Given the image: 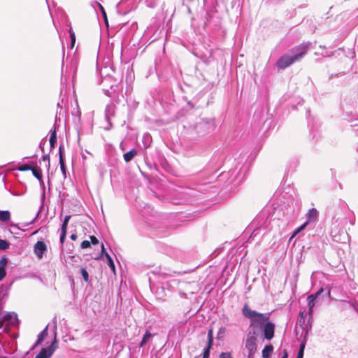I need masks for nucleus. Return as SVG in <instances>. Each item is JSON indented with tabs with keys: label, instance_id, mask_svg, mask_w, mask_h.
<instances>
[{
	"label": "nucleus",
	"instance_id": "f257e3e1",
	"mask_svg": "<svg viewBox=\"0 0 358 358\" xmlns=\"http://www.w3.org/2000/svg\"><path fill=\"white\" fill-rule=\"evenodd\" d=\"M311 45V43H301L290 50L292 55L285 54L281 56L276 62V66L280 69H285L293 63L300 61L306 54Z\"/></svg>",
	"mask_w": 358,
	"mask_h": 358
},
{
	"label": "nucleus",
	"instance_id": "f03ea898",
	"mask_svg": "<svg viewBox=\"0 0 358 358\" xmlns=\"http://www.w3.org/2000/svg\"><path fill=\"white\" fill-rule=\"evenodd\" d=\"M242 314L250 320V327L252 329V331L262 329L270 318V313H260L252 310L247 303L242 308Z\"/></svg>",
	"mask_w": 358,
	"mask_h": 358
},
{
	"label": "nucleus",
	"instance_id": "7ed1b4c3",
	"mask_svg": "<svg viewBox=\"0 0 358 358\" xmlns=\"http://www.w3.org/2000/svg\"><path fill=\"white\" fill-rule=\"evenodd\" d=\"M19 325V320L15 313H8L0 318V329L7 331L10 327H16Z\"/></svg>",
	"mask_w": 358,
	"mask_h": 358
},
{
	"label": "nucleus",
	"instance_id": "20e7f679",
	"mask_svg": "<svg viewBox=\"0 0 358 358\" xmlns=\"http://www.w3.org/2000/svg\"><path fill=\"white\" fill-rule=\"evenodd\" d=\"M256 331H250L247 336L245 341V348L248 350V357H252L257 351V338L255 336Z\"/></svg>",
	"mask_w": 358,
	"mask_h": 358
},
{
	"label": "nucleus",
	"instance_id": "39448f33",
	"mask_svg": "<svg viewBox=\"0 0 358 358\" xmlns=\"http://www.w3.org/2000/svg\"><path fill=\"white\" fill-rule=\"evenodd\" d=\"M57 348L58 344L55 337L51 345L48 348H42L40 352L35 357V358H50Z\"/></svg>",
	"mask_w": 358,
	"mask_h": 358
},
{
	"label": "nucleus",
	"instance_id": "423d86ee",
	"mask_svg": "<svg viewBox=\"0 0 358 358\" xmlns=\"http://www.w3.org/2000/svg\"><path fill=\"white\" fill-rule=\"evenodd\" d=\"M323 288H320L316 293L312 294L307 297L308 315L311 317L313 314V308L315 305V299L323 292Z\"/></svg>",
	"mask_w": 358,
	"mask_h": 358
},
{
	"label": "nucleus",
	"instance_id": "0eeeda50",
	"mask_svg": "<svg viewBox=\"0 0 358 358\" xmlns=\"http://www.w3.org/2000/svg\"><path fill=\"white\" fill-rule=\"evenodd\" d=\"M275 327V324L268 320V322H267V323H266L265 325L262 328L264 332V338L265 339L271 341L273 338Z\"/></svg>",
	"mask_w": 358,
	"mask_h": 358
},
{
	"label": "nucleus",
	"instance_id": "6e6552de",
	"mask_svg": "<svg viewBox=\"0 0 358 358\" xmlns=\"http://www.w3.org/2000/svg\"><path fill=\"white\" fill-rule=\"evenodd\" d=\"M47 250V246L43 241H38L34 248L35 255L38 259H42L44 252Z\"/></svg>",
	"mask_w": 358,
	"mask_h": 358
},
{
	"label": "nucleus",
	"instance_id": "1a4fd4ad",
	"mask_svg": "<svg viewBox=\"0 0 358 358\" xmlns=\"http://www.w3.org/2000/svg\"><path fill=\"white\" fill-rule=\"evenodd\" d=\"M215 125L213 120L201 122L198 126L197 129L200 130H206L207 133H211L215 130Z\"/></svg>",
	"mask_w": 358,
	"mask_h": 358
},
{
	"label": "nucleus",
	"instance_id": "9d476101",
	"mask_svg": "<svg viewBox=\"0 0 358 358\" xmlns=\"http://www.w3.org/2000/svg\"><path fill=\"white\" fill-rule=\"evenodd\" d=\"M116 106L113 103H110L106 107L105 110V117L106 120L110 123L111 117H113L115 113Z\"/></svg>",
	"mask_w": 358,
	"mask_h": 358
},
{
	"label": "nucleus",
	"instance_id": "9b49d317",
	"mask_svg": "<svg viewBox=\"0 0 358 358\" xmlns=\"http://www.w3.org/2000/svg\"><path fill=\"white\" fill-rule=\"evenodd\" d=\"M319 213L316 208H311L308 210L307 217L308 221H315L317 219Z\"/></svg>",
	"mask_w": 358,
	"mask_h": 358
},
{
	"label": "nucleus",
	"instance_id": "f8f14e48",
	"mask_svg": "<svg viewBox=\"0 0 358 358\" xmlns=\"http://www.w3.org/2000/svg\"><path fill=\"white\" fill-rule=\"evenodd\" d=\"M338 211H340V209H339V208H336V207H333L329 209V213H331V214H335V215H332V217H331L332 224H336L338 222H339V221H340V217H338V218L336 217V215Z\"/></svg>",
	"mask_w": 358,
	"mask_h": 358
},
{
	"label": "nucleus",
	"instance_id": "ddd939ff",
	"mask_svg": "<svg viewBox=\"0 0 358 358\" xmlns=\"http://www.w3.org/2000/svg\"><path fill=\"white\" fill-rule=\"evenodd\" d=\"M273 351V347L271 345H266L262 350V358H269Z\"/></svg>",
	"mask_w": 358,
	"mask_h": 358
},
{
	"label": "nucleus",
	"instance_id": "4468645a",
	"mask_svg": "<svg viewBox=\"0 0 358 358\" xmlns=\"http://www.w3.org/2000/svg\"><path fill=\"white\" fill-rule=\"evenodd\" d=\"M48 335V326L38 335L37 341L34 345V346H36L39 345L40 343L43 341L45 338Z\"/></svg>",
	"mask_w": 358,
	"mask_h": 358
},
{
	"label": "nucleus",
	"instance_id": "2eb2a0df",
	"mask_svg": "<svg viewBox=\"0 0 358 358\" xmlns=\"http://www.w3.org/2000/svg\"><path fill=\"white\" fill-rule=\"evenodd\" d=\"M137 155L136 150L132 149L130 151L124 154V159L126 162H129L133 159V158Z\"/></svg>",
	"mask_w": 358,
	"mask_h": 358
},
{
	"label": "nucleus",
	"instance_id": "dca6fc26",
	"mask_svg": "<svg viewBox=\"0 0 358 358\" xmlns=\"http://www.w3.org/2000/svg\"><path fill=\"white\" fill-rule=\"evenodd\" d=\"M50 148H52L55 147V143L57 142V131L56 128L53 130H50Z\"/></svg>",
	"mask_w": 358,
	"mask_h": 358
},
{
	"label": "nucleus",
	"instance_id": "f3484780",
	"mask_svg": "<svg viewBox=\"0 0 358 358\" xmlns=\"http://www.w3.org/2000/svg\"><path fill=\"white\" fill-rule=\"evenodd\" d=\"M32 171L33 175L41 182L43 183L42 180V171L40 169L37 167H32Z\"/></svg>",
	"mask_w": 358,
	"mask_h": 358
},
{
	"label": "nucleus",
	"instance_id": "a211bd4d",
	"mask_svg": "<svg viewBox=\"0 0 358 358\" xmlns=\"http://www.w3.org/2000/svg\"><path fill=\"white\" fill-rule=\"evenodd\" d=\"M10 218V213L8 210H0V221L7 222Z\"/></svg>",
	"mask_w": 358,
	"mask_h": 358
},
{
	"label": "nucleus",
	"instance_id": "6ab92c4d",
	"mask_svg": "<svg viewBox=\"0 0 358 358\" xmlns=\"http://www.w3.org/2000/svg\"><path fill=\"white\" fill-rule=\"evenodd\" d=\"M106 257L107 259V263L112 272L115 274V266L111 257L108 253H106Z\"/></svg>",
	"mask_w": 358,
	"mask_h": 358
},
{
	"label": "nucleus",
	"instance_id": "aec40b11",
	"mask_svg": "<svg viewBox=\"0 0 358 358\" xmlns=\"http://www.w3.org/2000/svg\"><path fill=\"white\" fill-rule=\"evenodd\" d=\"M213 343V329H210L208 331V347H212Z\"/></svg>",
	"mask_w": 358,
	"mask_h": 358
},
{
	"label": "nucleus",
	"instance_id": "412c9836",
	"mask_svg": "<svg viewBox=\"0 0 358 358\" xmlns=\"http://www.w3.org/2000/svg\"><path fill=\"white\" fill-rule=\"evenodd\" d=\"M151 336H152V334L149 331H146L142 338V341L140 343V346L141 347L143 346L148 342V341L151 338Z\"/></svg>",
	"mask_w": 358,
	"mask_h": 358
},
{
	"label": "nucleus",
	"instance_id": "4be33fe9",
	"mask_svg": "<svg viewBox=\"0 0 358 358\" xmlns=\"http://www.w3.org/2000/svg\"><path fill=\"white\" fill-rule=\"evenodd\" d=\"M80 274H81L83 280L86 282H88L90 281V276H89L88 272L87 271V270L85 268H80Z\"/></svg>",
	"mask_w": 358,
	"mask_h": 358
},
{
	"label": "nucleus",
	"instance_id": "5701e85b",
	"mask_svg": "<svg viewBox=\"0 0 358 358\" xmlns=\"http://www.w3.org/2000/svg\"><path fill=\"white\" fill-rule=\"evenodd\" d=\"M9 248V243L5 241L0 239V250H4Z\"/></svg>",
	"mask_w": 358,
	"mask_h": 358
},
{
	"label": "nucleus",
	"instance_id": "b1692460",
	"mask_svg": "<svg viewBox=\"0 0 358 358\" xmlns=\"http://www.w3.org/2000/svg\"><path fill=\"white\" fill-rule=\"evenodd\" d=\"M59 166L63 175L66 177V170L64 164V159H61V160H59Z\"/></svg>",
	"mask_w": 358,
	"mask_h": 358
},
{
	"label": "nucleus",
	"instance_id": "393cba45",
	"mask_svg": "<svg viewBox=\"0 0 358 358\" xmlns=\"http://www.w3.org/2000/svg\"><path fill=\"white\" fill-rule=\"evenodd\" d=\"M7 262H8V259L6 257H1L0 259V268L5 269Z\"/></svg>",
	"mask_w": 358,
	"mask_h": 358
},
{
	"label": "nucleus",
	"instance_id": "a878e982",
	"mask_svg": "<svg viewBox=\"0 0 358 358\" xmlns=\"http://www.w3.org/2000/svg\"><path fill=\"white\" fill-rule=\"evenodd\" d=\"M211 348L212 347L207 346L206 348H204L203 352V358H209Z\"/></svg>",
	"mask_w": 358,
	"mask_h": 358
},
{
	"label": "nucleus",
	"instance_id": "bb28decb",
	"mask_svg": "<svg viewBox=\"0 0 358 358\" xmlns=\"http://www.w3.org/2000/svg\"><path fill=\"white\" fill-rule=\"evenodd\" d=\"M32 167L33 166H31V165H29V164H23L18 168V170H20L21 171L32 170Z\"/></svg>",
	"mask_w": 358,
	"mask_h": 358
},
{
	"label": "nucleus",
	"instance_id": "cd10ccee",
	"mask_svg": "<svg viewBox=\"0 0 358 358\" xmlns=\"http://www.w3.org/2000/svg\"><path fill=\"white\" fill-rule=\"evenodd\" d=\"M81 248L83 249H85V248H88L90 247V242L89 241H83L82 243H81Z\"/></svg>",
	"mask_w": 358,
	"mask_h": 358
},
{
	"label": "nucleus",
	"instance_id": "c85d7f7f",
	"mask_svg": "<svg viewBox=\"0 0 358 358\" xmlns=\"http://www.w3.org/2000/svg\"><path fill=\"white\" fill-rule=\"evenodd\" d=\"M66 236V232L61 231L59 241L62 244H63L64 243Z\"/></svg>",
	"mask_w": 358,
	"mask_h": 358
},
{
	"label": "nucleus",
	"instance_id": "c756f323",
	"mask_svg": "<svg viewBox=\"0 0 358 358\" xmlns=\"http://www.w3.org/2000/svg\"><path fill=\"white\" fill-rule=\"evenodd\" d=\"M90 238L91 241L90 244L97 245L99 243V240L94 236H90Z\"/></svg>",
	"mask_w": 358,
	"mask_h": 358
},
{
	"label": "nucleus",
	"instance_id": "7c9ffc66",
	"mask_svg": "<svg viewBox=\"0 0 358 358\" xmlns=\"http://www.w3.org/2000/svg\"><path fill=\"white\" fill-rule=\"evenodd\" d=\"M220 358H233L229 352H222L220 355Z\"/></svg>",
	"mask_w": 358,
	"mask_h": 358
},
{
	"label": "nucleus",
	"instance_id": "2f4dec72",
	"mask_svg": "<svg viewBox=\"0 0 358 358\" xmlns=\"http://www.w3.org/2000/svg\"><path fill=\"white\" fill-rule=\"evenodd\" d=\"M42 159H43V161H44V162H48L47 166H48V168H49V167H50V157H49V155H43V156L42 157Z\"/></svg>",
	"mask_w": 358,
	"mask_h": 358
},
{
	"label": "nucleus",
	"instance_id": "473e14b6",
	"mask_svg": "<svg viewBox=\"0 0 358 358\" xmlns=\"http://www.w3.org/2000/svg\"><path fill=\"white\" fill-rule=\"evenodd\" d=\"M59 160H61V159H64V148L62 145H60L59 148Z\"/></svg>",
	"mask_w": 358,
	"mask_h": 358
},
{
	"label": "nucleus",
	"instance_id": "72a5a7b5",
	"mask_svg": "<svg viewBox=\"0 0 358 358\" xmlns=\"http://www.w3.org/2000/svg\"><path fill=\"white\" fill-rule=\"evenodd\" d=\"M304 348H305V345L303 343H301V345H300V349H299V351L298 352V355H299L300 353L301 355V358L303 357V351H304Z\"/></svg>",
	"mask_w": 358,
	"mask_h": 358
},
{
	"label": "nucleus",
	"instance_id": "f704fd0d",
	"mask_svg": "<svg viewBox=\"0 0 358 358\" xmlns=\"http://www.w3.org/2000/svg\"><path fill=\"white\" fill-rule=\"evenodd\" d=\"M306 227V224H303V225H301L300 227H299L297 229H296V231L294 232L292 237H294V236H296V234H298L299 231H301L302 229H303Z\"/></svg>",
	"mask_w": 358,
	"mask_h": 358
},
{
	"label": "nucleus",
	"instance_id": "c9c22d12",
	"mask_svg": "<svg viewBox=\"0 0 358 358\" xmlns=\"http://www.w3.org/2000/svg\"><path fill=\"white\" fill-rule=\"evenodd\" d=\"M68 224L69 223H67L66 222H62V227H61V231L66 232Z\"/></svg>",
	"mask_w": 358,
	"mask_h": 358
},
{
	"label": "nucleus",
	"instance_id": "e433bc0d",
	"mask_svg": "<svg viewBox=\"0 0 358 358\" xmlns=\"http://www.w3.org/2000/svg\"><path fill=\"white\" fill-rule=\"evenodd\" d=\"M6 273L5 269L0 268V281H1L6 276Z\"/></svg>",
	"mask_w": 358,
	"mask_h": 358
},
{
	"label": "nucleus",
	"instance_id": "4c0bfd02",
	"mask_svg": "<svg viewBox=\"0 0 358 358\" xmlns=\"http://www.w3.org/2000/svg\"><path fill=\"white\" fill-rule=\"evenodd\" d=\"M106 253H107L105 250L103 244L101 245V254L106 257Z\"/></svg>",
	"mask_w": 358,
	"mask_h": 358
},
{
	"label": "nucleus",
	"instance_id": "58836bf2",
	"mask_svg": "<svg viewBox=\"0 0 358 358\" xmlns=\"http://www.w3.org/2000/svg\"><path fill=\"white\" fill-rule=\"evenodd\" d=\"M70 218H71V215H66L63 222H66L69 223Z\"/></svg>",
	"mask_w": 358,
	"mask_h": 358
},
{
	"label": "nucleus",
	"instance_id": "ea45409f",
	"mask_svg": "<svg viewBox=\"0 0 358 358\" xmlns=\"http://www.w3.org/2000/svg\"><path fill=\"white\" fill-rule=\"evenodd\" d=\"M287 357H288L287 352L285 350H283V355L282 356L281 358H287Z\"/></svg>",
	"mask_w": 358,
	"mask_h": 358
},
{
	"label": "nucleus",
	"instance_id": "a19ab883",
	"mask_svg": "<svg viewBox=\"0 0 358 358\" xmlns=\"http://www.w3.org/2000/svg\"><path fill=\"white\" fill-rule=\"evenodd\" d=\"M71 239L75 241L77 238V235L75 234H73L71 235Z\"/></svg>",
	"mask_w": 358,
	"mask_h": 358
},
{
	"label": "nucleus",
	"instance_id": "79ce46f5",
	"mask_svg": "<svg viewBox=\"0 0 358 358\" xmlns=\"http://www.w3.org/2000/svg\"><path fill=\"white\" fill-rule=\"evenodd\" d=\"M306 314V311L303 310V311H301L300 312V316L301 317H303V316Z\"/></svg>",
	"mask_w": 358,
	"mask_h": 358
},
{
	"label": "nucleus",
	"instance_id": "37998d69",
	"mask_svg": "<svg viewBox=\"0 0 358 358\" xmlns=\"http://www.w3.org/2000/svg\"><path fill=\"white\" fill-rule=\"evenodd\" d=\"M71 40H72V42L73 43L75 41V36L73 34H71Z\"/></svg>",
	"mask_w": 358,
	"mask_h": 358
},
{
	"label": "nucleus",
	"instance_id": "c03bdc74",
	"mask_svg": "<svg viewBox=\"0 0 358 358\" xmlns=\"http://www.w3.org/2000/svg\"><path fill=\"white\" fill-rule=\"evenodd\" d=\"M39 147L41 149V150L43 152L44 149H43V143L42 142L40 143Z\"/></svg>",
	"mask_w": 358,
	"mask_h": 358
},
{
	"label": "nucleus",
	"instance_id": "a18cd8bd",
	"mask_svg": "<svg viewBox=\"0 0 358 358\" xmlns=\"http://www.w3.org/2000/svg\"><path fill=\"white\" fill-rule=\"evenodd\" d=\"M105 94L107 95V96H110V94H109V90H105Z\"/></svg>",
	"mask_w": 358,
	"mask_h": 358
},
{
	"label": "nucleus",
	"instance_id": "49530a36",
	"mask_svg": "<svg viewBox=\"0 0 358 358\" xmlns=\"http://www.w3.org/2000/svg\"><path fill=\"white\" fill-rule=\"evenodd\" d=\"M351 306L353 307L354 309H357L356 305L355 303H350Z\"/></svg>",
	"mask_w": 358,
	"mask_h": 358
},
{
	"label": "nucleus",
	"instance_id": "de8ad7c7",
	"mask_svg": "<svg viewBox=\"0 0 358 358\" xmlns=\"http://www.w3.org/2000/svg\"><path fill=\"white\" fill-rule=\"evenodd\" d=\"M301 355L300 354L299 355H297L296 358H301Z\"/></svg>",
	"mask_w": 358,
	"mask_h": 358
},
{
	"label": "nucleus",
	"instance_id": "09e8293b",
	"mask_svg": "<svg viewBox=\"0 0 358 358\" xmlns=\"http://www.w3.org/2000/svg\"><path fill=\"white\" fill-rule=\"evenodd\" d=\"M195 358H199V357H195Z\"/></svg>",
	"mask_w": 358,
	"mask_h": 358
}]
</instances>
